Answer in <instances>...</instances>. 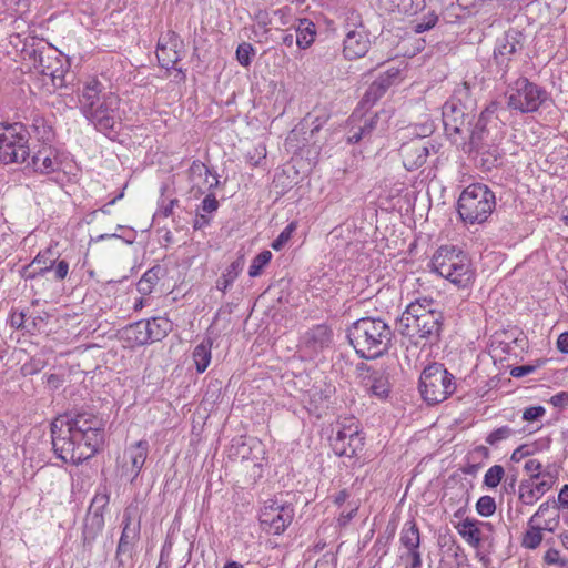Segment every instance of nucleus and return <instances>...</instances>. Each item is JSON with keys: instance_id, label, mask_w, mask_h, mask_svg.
<instances>
[{"instance_id": "nucleus-55", "label": "nucleus", "mask_w": 568, "mask_h": 568, "mask_svg": "<svg viewBox=\"0 0 568 568\" xmlns=\"http://www.w3.org/2000/svg\"><path fill=\"white\" fill-rule=\"evenodd\" d=\"M438 18L436 14L430 13L425 16L423 21L415 24L414 30L416 33H423L430 30L437 22Z\"/></svg>"}, {"instance_id": "nucleus-11", "label": "nucleus", "mask_w": 568, "mask_h": 568, "mask_svg": "<svg viewBox=\"0 0 568 568\" xmlns=\"http://www.w3.org/2000/svg\"><path fill=\"white\" fill-rule=\"evenodd\" d=\"M432 265L442 277L462 287L473 278L471 264L464 251H437L432 257Z\"/></svg>"}, {"instance_id": "nucleus-19", "label": "nucleus", "mask_w": 568, "mask_h": 568, "mask_svg": "<svg viewBox=\"0 0 568 568\" xmlns=\"http://www.w3.org/2000/svg\"><path fill=\"white\" fill-rule=\"evenodd\" d=\"M353 26H362L359 13L352 11L347 18ZM371 45L368 36L363 27L361 29L348 30L344 39L343 53L348 60L364 57Z\"/></svg>"}, {"instance_id": "nucleus-33", "label": "nucleus", "mask_w": 568, "mask_h": 568, "mask_svg": "<svg viewBox=\"0 0 568 568\" xmlns=\"http://www.w3.org/2000/svg\"><path fill=\"white\" fill-rule=\"evenodd\" d=\"M125 338L128 342L143 346L151 344V337L149 335L145 321L135 322L124 328Z\"/></svg>"}, {"instance_id": "nucleus-5", "label": "nucleus", "mask_w": 568, "mask_h": 568, "mask_svg": "<svg viewBox=\"0 0 568 568\" xmlns=\"http://www.w3.org/2000/svg\"><path fill=\"white\" fill-rule=\"evenodd\" d=\"M393 336V329L381 317H362L347 329L349 344L364 359H375L386 354Z\"/></svg>"}, {"instance_id": "nucleus-25", "label": "nucleus", "mask_w": 568, "mask_h": 568, "mask_svg": "<svg viewBox=\"0 0 568 568\" xmlns=\"http://www.w3.org/2000/svg\"><path fill=\"white\" fill-rule=\"evenodd\" d=\"M189 180L193 187L201 189L206 186L212 191L219 186V175L213 174L211 170L200 160H194L189 169Z\"/></svg>"}, {"instance_id": "nucleus-6", "label": "nucleus", "mask_w": 568, "mask_h": 568, "mask_svg": "<svg viewBox=\"0 0 568 568\" xmlns=\"http://www.w3.org/2000/svg\"><path fill=\"white\" fill-rule=\"evenodd\" d=\"M475 100L467 83L458 85L442 108L446 135L453 141H466L467 132L475 120Z\"/></svg>"}, {"instance_id": "nucleus-32", "label": "nucleus", "mask_w": 568, "mask_h": 568, "mask_svg": "<svg viewBox=\"0 0 568 568\" xmlns=\"http://www.w3.org/2000/svg\"><path fill=\"white\" fill-rule=\"evenodd\" d=\"M30 130V134L33 133L38 141L42 142V144L51 143L54 139L53 128L40 114H36L32 116Z\"/></svg>"}, {"instance_id": "nucleus-62", "label": "nucleus", "mask_w": 568, "mask_h": 568, "mask_svg": "<svg viewBox=\"0 0 568 568\" xmlns=\"http://www.w3.org/2000/svg\"><path fill=\"white\" fill-rule=\"evenodd\" d=\"M407 557L410 559V562L406 568H420L422 567V554H420L419 549L407 550Z\"/></svg>"}, {"instance_id": "nucleus-64", "label": "nucleus", "mask_w": 568, "mask_h": 568, "mask_svg": "<svg viewBox=\"0 0 568 568\" xmlns=\"http://www.w3.org/2000/svg\"><path fill=\"white\" fill-rule=\"evenodd\" d=\"M558 507L568 509V485H564L558 494Z\"/></svg>"}, {"instance_id": "nucleus-50", "label": "nucleus", "mask_w": 568, "mask_h": 568, "mask_svg": "<svg viewBox=\"0 0 568 568\" xmlns=\"http://www.w3.org/2000/svg\"><path fill=\"white\" fill-rule=\"evenodd\" d=\"M254 21L263 29L264 33H267L268 27L273 23V18L268 11L260 9L254 14Z\"/></svg>"}, {"instance_id": "nucleus-51", "label": "nucleus", "mask_w": 568, "mask_h": 568, "mask_svg": "<svg viewBox=\"0 0 568 568\" xmlns=\"http://www.w3.org/2000/svg\"><path fill=\"white\" fill-rule=\"evenodd\" d=\"M179 36L174 31H168L166 36L161 37L156 44V52H162V49L174 47L178 48Z\"/></svg>"}, {"instance_id": "nucleus-60", "label": "nucleus", "mask_w": 568, "mask_h": 568, "mask_svg": "<svg viewBox=\"0 0 568 568\" xmlns=\"http://www.w3.org/2000/svg\"><path fill=\"white\" fill-rule=\"evenodd\" d=\"M549 403L558 408L568 407V392H560L550 397Z\"/></svg>"}, {"instance_id": "nucleus-39", "label": "nucleus", "mask_w": 568, "mask_h": 568, "mask_svg": "<svg viewBox=\"0 0 568 568\" xmlns=\"http://www.w3.org/2000/svg\"><path fill=\"white\" fill-rule=\"evenodd\" d=\"M156 58L160 67L166 70L175 69V64L181 60L180 53L174 47L164 48L162 52H156Z\"/></svg>"}, {"instance_id": "nucleus-36", "label": "nucleus", "mask_w": 568, "mask_h": 568, "mask_svg": "<svg viewBox=\"0 0 568 568\" xmlns=\"http://www.w3.org/2000/svg\"><path fill=\"white\" fill-rule=\"evenodd\" d=\"M402 71L403 69L400 67L392 65L387 68L385 71L381 72L376 77L374 82H376L382 90L387 92L389 88H392L393 85H397L402 82Z\"/></svg>"}, {"instance_id": "nucleus-16", "label": "nucleus", "mask_w": 568, "mask_h": 568, "mask_svg": "<svg viewBox=\"0 0 568 568\" xmlns=\"http://www.w3.org/2000/svg\"><path fill=\"white\" fill-rule=\"evenodd\" d=\"M136 507L129 506L123 513V528L115 551V561L119 567L124 566V556L133 558L140 540L141 523L134 519Z\"/></svg>"}, {"instance_id": "nucleus-49", "label": "nucleus", "mask_w": 568, "mask_h": 568, "mask_svg": "<svg viewBox=\"0 0 568 568\" xmlns=\"http://www.w3.org/2000/svg\"><path fill=\"white\" fill-rule=\"evenodd\" d=\"M524 469L530 474L529 479L532 480H539L540 478H542L545 471L542 469L541 463L537 459H528L524 465Z\"/></svg>"}, {"instance_id": "nucleus-23", "label": "nucleus", "mask_w": 568, "mask_h": 568, "mask_svg": "<svg viewBox=\"0 0 568 568\" xmlns=\"http://www.w3.org/2000/svg\"><path fill=\"white\" fill-rule=\"evenodd\" d=\"M526 36L516 28H509L504 34L497 38L494 51L516 60L518 53L525 48Z\"/></svg>"}, {"instance_id": "nucleus-22", "label": "nucleus", "mask_w": 568, "mask_h": 568, "mask_svg": "<svg viewBox=\"0 0 568 568\" xmlns=\"http://www.w3.org/2000/svg\"><path fill=\"white\" fill-rule=\"evenodd\" d=\"M358 368L366 372L362 376L365 390L378 399H386L390 393L389 375L384 369H373L364 363Z\"/></svg>"}, {"instance_id": "nucleus-15", "label": "nucleus", "mask_w": 568, "mask_h": 568, "mask_svg": "<svg viewBox=\"0 0 568 568\" xmlns=\"http://www.w3.org/2000/svg\"><path fill=\"white\" fill-rule=\"evenodd\" d=\"M110 503V491L106 486H101L90 504L84 518L82 530L83 546L91 548L104 527V509Z\"/></svg>"}, {"instance_id": "nucleus-43", "label": "nucleus", "mask_w": 568, "mask_h": 568, "mask_svg": "<svg viewBox=\"0 0 568 568\" xmlns=\"http://www.w3.org/2000/svg\"><path fill=\"white\" fill-rule=\"evenodd\" d=\"M393 3V10H397L403 14H415L420 8L424 0H390Z\"/></svg>"}, {"instance_id": "nucleus-2", "label": "nucleus", "mask_w": 568, "mask_h": 568, "mask_svg": "<svg viewBox=\"0 0 568 568\" xmlns=\"http://www.w3.org/2000/svg\"><path fill=\"white\" fill-rule=\"evenodd\" d=\"M120 98L106 90V87L93 78L83 84L79 94V108L82 115L94 129L111 140L119 133L114 113L119 109Z\"/></svg>"}, {"instance_id": "nucleus-24", "label": "nucleus", "mask_w": 568, "mask_h": 568, "mask_svg": "<svg viewBox=\"0 0 568 568\" xmlns=\"http://www.w3.org/2000/svg\"><path fill=\"white\" fill-rule=\"evenodd\" d=\"M332 339V329L327 325L320 324L305 332L302 344L310 353L318 354L331 346Z\"/></svg>"}, {"instance_id": "nucleus-38", "label": "nucleus", "mask_w": 568, "mask_h": 568, "mask_svg": "<svg viewBox=\"0 0 568 568\" xmlns=\"http://www.w3.org/2000/svg\"><path fill=\"white\" fill-rule=\"evenodd\" d=\"M542 527L536 525L535 523L530 524L529 519L528 529L521 539V546L526 549H536L542 541Z\"/></svg>"}, {"instance_id": "nucleus-26", "label": "nucleus", "mask_w": 568, "mask_h": 568, "mask_svg": "<svg viewBox=\"0 0 568 568\" xmlns=\"http://www.w3.org/2000/svg\"><path fill=\"white\" fill-rule=\"evenodd\" d=\"M491 527L489 523H479L476 519L466 517L457 526L456 529L463 539L474 548H478L481 544V531L478 525Z\"/></svg>"}, {"instance_id": "nucleus-4", "label": "nucleus", "mask_w": 568, "mask_h": 568, "mask_svg": "<svg viewBox=\"0 0 568 568\" xmlns=\"http://www.w3.org/2000/svg\"><path fill=\"white\" fill-rule=\"evenodd\" d=\"M430 300H420L407 305L397 323L400 335L408 337L414 344L420 341L435 344L443 331L444 316L435 310Z\"/></svg>"}, {"instance_id": "nucleus-35", "label": "nucleus", "mask_w": 568, "mask_h": 568, "mask_svg": "<svg viewBox=\"0 0 568 568\" xmlns=\"http://www.w3.org/2000/svg\"><path fill=\"white\" fill-rule=\"evenodd\" d=\"M514 61L515 60L509 57L493 51V57L488 61V72L493 74L495 79L505 80Z\"/></svg>"}, {"instance_id": "nucleus-13", "label": "nucleus", "mask_w": 568, "mask_h": 568, "mask_svg": "<svg viewBox=\"0 0 568 568\" xmlns=\"http://www.w3.org/2000/svg\"><path fill=\"white\" fill-rule=\"evenodd\" d=\"M295 516L293 504L278 499H268L260 509L261 529L268 535H282L292 524Z\"/></svg>"}, {"instance_id": "nucleus-59", "label": "nucleus", "mask_w": 568, "mask_h": 568, "mask_svg": "<svg viewBox=\"0 0 568 568\" xmlns=\"http://www.w3.org/2000/svg\"><path fill=\"white\" fill-rule=\"evenodd\" d=\"M378 121V114L375 113L374 115L367 118L364 120L363 124L358 126L361 131L366 135V138H369L372 132L376 129Z\"/></svg>"}, {"instance_id": "nucleus-57", "label": "nucleus", "mask_w": 568, "mask_h": 568, "mask_svg": "<svg viewBox=\"0 0 568 568\" xmlns=\"http://www.w3.org/2000/svg\"><path fill=\"white\" fill-rule=\"evenodd\" d=\"M97 239L98 240H104V239L110 240L111 241L110 245L112 247H120V246L128 245V244L132 243L131 239H126V237H123L118 234H101Z\"/></svg>"}, {"instance_id": "nucleus-14", "label": "nucleus", "mask_w": 568, "mask_h": 568, "mask_svg": "<svg viewBox=\"0 0 568 568\" xmlns=\"http://www.w3.org/2000/svg\"><path fill=\"white\" fill-rule=\"evenodd\" d=\"M365 436L359 429V422L354 418H344L334 437L331 446L335 455L352 458L363 450Z\"/></svg>"}, {"instance_id": "nucleus-41", "label": "nucleus", "mask_w": 568, "mask_h": 568, "mask_svg": "<svg viewBox=\"0 0 568 568\" xmlns=\"http://www.w3.org/2000/svg\"><path fill=\"white\" fill-rule=\"evenodd\" d=\"M516 435V430L505 425L494 429L486 436V443L490 446L497 447L499 443L509 439Z\"/></svg>"}, {"instance_id": "nucleus-30", "label": "nucleus", "mask_w": 568, "mask_h": 568, "mask_svg": "<svg viewBox=\"0 0 568 568\" xmlns=\"http://www.w3.org/2000/svg\"><path fill=\"white\" fill-rule=\"evenodd\" d=\"M212 341L210 338L203 339L194 347L192 357L195 364L196 372L202 374L206 371L212 358Z\"/></svg>"}, {"instance_id": "nucleus-18", "label": "nucleus", "mask_w": 568, "mask_h": 568, "mask_svg": "<svg viewBox=\"0 0 568 568\" xmlns=\"http://www.w3.org/2000/svg\"><path fill=\"white\" fill-rule=\"evenodd\" d=\"M432 132L433 126L430 124H424L420 126V132L416 133L418 138L402 144L399 153L403 158L404 166L408 171L415 170L426 162L429 152L427 142L423 140V136Z\"/></svg>"}, {"instance_id": "nucleus-56", "label": "nucleus", "mask_w": 568, "mask_h": 568, "mask_svg": "<svg viewBox=\"0 0 568 568\" xmlns=\"http://www.w3.org/2000/svg\"><path fill=\"white\" fill-rule=\"evenodd\" d=\"M358 511V505L353 504L348 510H344L339 514L337 524L339 527H346L351 520L356 516Z\"/></svg>"}, {"instance_id": "nucleus-53", "label": "nucleus", "mask_w": 568, "mask_h": 568, "mask_svg": "<svg viewBox=\"0 0 568 568\" xmlns=\"http://www.w3.org/2000/svg\"><path fill=\"white\" fill-rule=\"evenodd\" d=\"M219 209V201L213 193L207 194L203 200L197 211L204 214H211Z\"/></svg>"}, {"instance_id": "nucleus-54", "label": "nucleus", "mask_w": 568, "mask_h": 568, "mask_svg": "<svg viewBox=\"0 0 568 568\" xmlns=\"http://www.w3.org/2000/svg\"><path fill=\"white\" fill-rule=\"evenodd\" d=\"M272 18L278 26H287L291 21V9L288 7L276 9L272 12Z\"/></svg>"}, {"instance_id": "nucleus-63", "label": "nucleus", "mask_w": 568, "mask_h": 568, "mask_svg": "<svg viewBox=\"0 0 568 568\" xmlns=\"http://www.w3.org/2000/svg\"><path fill=\"white\" fill-rule=\"evenodd\" d=\"M534 371H535V367L531 365H520V366L513 367L510 371V375L519 378V377L531 374Z\"/></svg>"}, {"instance_id": "nucleus-7", "label": "nucleus", "mask_w": 568, "mask_h": 568, "mask_svg": "<svg viewBox=\"0 0 568 568\" xmlns=\"http://www.w3.org/2000/svg\"><path fill=\"white\" fill-rule=\"evenodd\" d=\"M506 108L519 114H529L551 102V94L540 84L520 75L509 82L504 92Z\"/></svg>"}, {"instance_id": "nucleus-47", "label": "nucleus", "mask_w": 568, "mask_h": 568, "mask_svg": "<svg viewBox=\"0 0 568 568\" xmlns=\"http://www.w3.org/2000/svg\"><path fill=\"white\" fill-rule=\"evenodd\" d=\"M45 361L41 357H32L21 366V374L23 376H31L38 374L45 367Z\"/></svg>"}, {"instance_id": "nucleus-20", "label": "nucleus", "mask_w": 568, "mask_h": 568, "mask_svg": "<svg viewBox=\"0 0 568 568\" xmlns=\"http://www.w3.org/2000/svg\"><path fill=\"white\" fill-rule=\"evenodd\" d=\"M26 168L40 174H50L61 170V160L59 151L50 143L41 144L39 149L29 153L28 160L24 161Z\"/></svg>"}, {"instance_id": "nucleus-17", "label": "nucleus", "mask_w": 568, "mask_h": 568, "mask_svg": "<svg viewBox=\"0 0 568 568\" xmlns=\"http://www.w3.org/2000/svg\"><path fill=\"white\" fill-rule=\"evenodd\" d=\"M150 444L145 439L129 445L119 462L120 476L133 483L140 475L149 455Z\"/></svg>"}, {"instance_id": "nucleus-21", "label": "nucleus", "mask_w": 568, "mask_h": 568, "mask_svg": "<svg viewBox=\"0 0 568 568\" xmlns=\"http://www.w3.org/2000/svg\"><path fill=\"white\" fill-rule=\"evenodd\" d=\"M557 474L545 469L542 478L539 480L525 479L518 486V499L524 505H534L556 484Z\"/></svg>"}, {"instance_id": "nucleus-48", "label": "nucleus", "mask_w": 568, "mask_h": 568, "mask_svg": "<svg viewBox=\"0 0 568 568\" xmlns=\"http://www.w3.org/2000/svg\"><path fill=\"white\" fill-rule=\"evenodd\" d=\"M296 230V223L291 222L281 233L280 235L272 242V248H281L286 245L292 234Z\"/></svg>"}, {"instance_id": "nucleus-27", "label": "nucleus", "mask_w": 568, "mask_h": 568, "mask_svg": "<svg viewBox=\"0 0 568 568\" xmlns=\"http://www.w3.org/2000/svg\"><path fill=\"white\" fill-rule=\"evenodd\" d=\"M470 485L459 483L454 486H448L444 494L443 500L450 507L460 506L468 507L470 500L469 493Z\"/></svg>"}, {"instance_id": "nucleus-9", "label": "nucleus", "mask_w": 568, "mask_h": 568, "mask_svg": "<svg viewBox=\"0 0 568 568\" xmlns=\"http://www.w3.org/2000/svg\"><path fill=\"white\" fill-rule=\"evenodd\" d=\"M454 381V375L443 364H429L419 376L418 389L422 398L429 405L444 402L456 389Z\"/></svg>"}, {"instance_id": "nucleus-3", "label": "nucleus", "mask_w": 568, "mask_h": 568, "mask_svg": "<svg viewBox=\"0 0 568 568\" xmlns=\"http://www.w3.org/2000/svg\"><path fill=\"white\" fill-rule=\"evenodd\" d=\"M498 101H491L471 122L470 130L467 132L468 143L467 152H476L477 154L487 155L483 159L484 165L488 168L496 166L500 159L497 144L504 138V123L498 116L501 110Z\"/></svg>"}, {"instance_id": "nucleus-42", "label": "nucleus", "mask_w": 568, "mask_h": 568, "mask_svg": "<svg viewBox=\"0 0 568 568\" xmlns=\"http://www.w3.org/2000/svg\"><path fill=\"white\" fill-rule=\"evenodd\" d=\"M386 92L382 90L376 82H372L364 93L361 104L363 108H372L379 101Z\"/></svg>"}, {"instance_id": "nucleus-52", "label": "nucleus", "mask_w": 568, "mask_h": 568, "mask_svg": "<svg viewBox=\"0 0 568 568\" xmlns=\"http://www.w3.org/2000/svg\"><path fill=\"white\" fill-rule=\"evenodd\" d=\"M546 414L545 407L538 405V406H530L525 408L523 412V419L526 422H535L542 418Z\"/></svg>"}, {"instance_id": "nucleus-61", "label": "nucleus", "mask_w": 568, "mask_h": 568, "mask_svg": "<svg viewBox=\"0 0 568 568\" xmlns=\"http://www.w3.org/2000/svg\"><path fill=\"white\" fill-rule=\"evenodd\" d=\"M364 139H366V135L358 129V126L351 128L346 138L348 144H356Z\"/></svg>"}, {"instance_id": "nucleus-40", "label": "nucleus", "mask_w": 568, "mask_h": 568, "mask_svg": "<svg viewBox=\"0 0 568 568\" xmlns=\"http://www.w3.org/2000/svg\"><path fill=\"white\" fill-rule=\"evenodd\" d=\"M272 260V252L271 251H261L260 254H257L250 267H248V276L250 277H257L262 275L264 268L270 264Z\"/></svg>"}, {"instance_id": "nucleus-45", "label": "nucleus", "mask_w": 568, "mask_h": 568, "mask_svg": "<svg viewBox=\"0 0 568 568\" xmlns=\"http://www.w3.org/2000/svg\"><path fill=\"white\" fill-rule=\"evenodd\" d=\"M476 511L483 517H489L496 511V501L491 496H481L476 503Z\"/></svg>"}, {"instance_id": "nucleus-34", "label": "nucleus", "mask_w": 568, "mask_h": 568, "mask_svg": "<svg viewBox=\"0 0 568 568\" xmlns=\"http://www.w3.org/2000/svg\"><path fill=\"white\" fill-rule=\"evenodd\" d=\"M399 541L407 550L419 549L420 534L414 520H408L404 524L400 530Z\"/></svg>"}, {"instance_id": "nucleus-28", "label": "nucleus", "mask_w": 568, "mask_h": 568, "mask_svg": "<svg viewBox=\"0 0 568 568\" xmlns=\"http://www.w3.org/2000/svg\"><path fill=\"white\" fill-rule=\"evenodd\" d=\"M315 24L307 18L298 20L295 26V43L300 49H307L315 40Z\"/></svg>"}, {"instance_id": "nucleus-44", "label": "nucleus", "mask_w": 568, "mask_h": 568, "mask_svg": "<svg viewBox=\"0 0 568 568\" xmlns=\"http://www.w3.org/2000/svg\"><path fill=\"white\" fill-rule=\"evenodd\" d=\"M505 476V469L500 465L491 466L484 476V485L489 488H496Z\"/></svg>"}, {"instance_id": "nucleus-1", "label": "nucleus", "mask_w": 568, "mask_h": 568, "mask_svg": "<svg viewBox=\"0 0 568 568\" xmlns=\"http://www.w3.org/2000/svg\"><path fill=\"white\" fill-rule=\"evenodd\" d=\"M51 442L58 458L79 465L103 445L104 422L88 412L59 416L51 423Z\"/></svg>"}, {"instance_id": "nucleus-10", "label": "nucleus", "mask_w": 568, "mask_h": 568, "mask_svg": "<svg viewBox=\"0 0 568 568\" xmlns=\"http://www.w3.org/2000/svg\"><path fill=\"white\" fill-rule=\"evenodd\" d=\"M30 130L21 122L0 123V162L24 163L31 149Z\"/></svg>"}, {"instance_id": "nucleus-8", "label": "nucleus", "mask_w": 568, "mask_h": 568, "mask_svg": "<svg viewBox=\"0 0 568 568\" xmlns=\"http://www.w3.org/2000/svg\"><path fill=\"white\" fill-rule=\"evenodd\" d=\"M496 206L495 193L485 184L468 185L459 195L457 212L463 222L483 223L493 213Z\"/></svg>"}, {"instance_id": "nucleus-37", "label": "nucleus", "mask_w": 568, "mask_h": 568, "mask_svg": "<svg viewBox=\"0 0 568 568\" xmlns=\"http://www.w3.org/2000/svg\"><path fill=\"white\" fill-rule=\"evenodd\" d=\"M162 272L161 266H154L148 270L136 284L139 293L149 295L152 293L154 285L159 281V273Z\"/></svg>"}, {"instance_id": "nucleus-29", "label": "nucleus", "mask_w": 568, "mask_h": 568, "mask_svg": "<svg viewBox=\"0 0 568 568\" xmlns=\"http://www.w3.org/2000/svg\"><path fill=\"white\" fill-rule=\"evenodd\" d=\"M151 343L160 342L172 331V322L166 317L156 316L145 321Z\"/></svg>"}, {"instance_id": "nucleus-31", "label": "nucleus", "mask_w": 568, "mask_h": 568, "mask_svg": "<svg viewBox=\"0 0 568 568\" xmlns=\"http://www.w3.org/2000/svg\"><path fill=\"white\" fill-rule=\"evenodd\" d=\"M245 265L244 256H240L226 267L225 272L216 281V288L223 293L233 284Z\"/></svg>"}, {"instance_id": "nucleus-46", "label": "nucleus", "mask_w": 568, "mask_h": 568, "mask_svg": "<svg viewBox=\"0 0 568 568\" xmlns=\"http://www.w3.org/2000/svg\"><path fill=\"white\" fill-rule=\"evenodd\" d=\"M254 48L248 42H242L236 49V59L242 67H248L252 63Z\"/></svg>"}, {"instance_id": "nucleus-12", "label": "nucleus", "mask_w": 568, "mask_h": 568, "mask_svg": "<svg viewBox=\"0 0 568 568\" xmlns=\"http://www.w3.org/2000/svg\"><path fill=\"white\" fill-rule=\"evenodd\" d=\"M26 54L32 61L34 69L43 75L50 77L54 87L65 85L67 68L62 53L50 44H41L31 50H26Z\"/></svg>"}, {"instance_id": "nucleus-58", "label": "nucleus", "mask_w": 568, "mask_h": 568, "mask_svg": "<svg viewBox=\"0 0 568 568\" xmlns=\"http://www.w3.org/2000/svg\"><path fill=\"white\" fill-rule=\"evenodd\" d=\"M532 449L530 447V445L528 444H523L520 446H518L511 454L510 456V460L514 462V463H519L521 459H524L525 457H528L532 454Z\"/></svg>"}]
</instances>
